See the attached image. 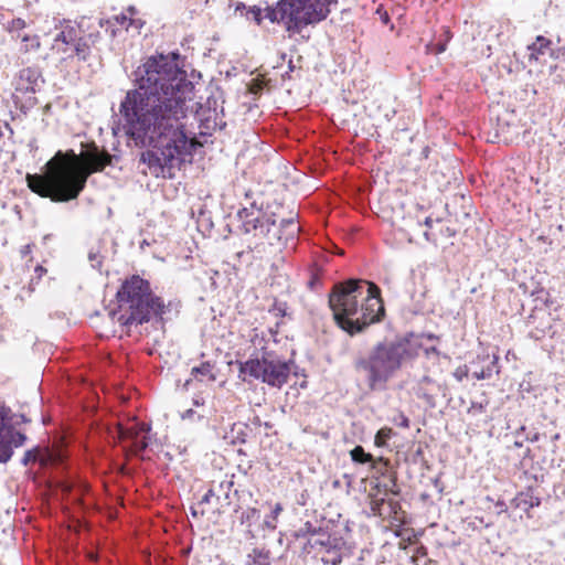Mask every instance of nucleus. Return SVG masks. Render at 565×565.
Segmentation results:
<instances>
[{"label":"nucleus","instance_id":"f257e3e1","mask_svg":"<svg viewBox=\"0 0 565 565\" xmlns=\"http://www.w3.org/2000/svg\"><path fill=\"white\" fill-rule=\"evenodd\" d=\"M134 88L119 104L122 131L128 143L147 149L140 161L149 168L172 169L196 150L186 135L184 119L193 100V84L170 61L159 55L132 73Z\"/></svg>","mask_w":565,"mask_h":565},{"label":"nucleus","instance_id":"f03ea898","mask_svg":"<svg viewBox=\"0 0 565 565\" xmlns=\"http://www.w3.org/2000/svg\"><path fill=\"white\" fill-rule=\"evenodd\" d=\"M117 160L116 154L95 148L86 154L88 171H84L65 159L60 150L45 163L43 173L26 174L28 186L32 192L53 202H68L79 195L93 172L103 171L105 167L114 166Z\"/></svg>","mask_w":565,"mask_h":565},{"label":"nucleus","instance_id":"7ed1b4c3","mask_svg":"<svg viewBox=\"0 0 565 565\" xmlns=\"http://www.w3.org/2000/svg\"><path fill=\"white\" fill-rule=\"evenodd\" d=\"M328 306L335 324L350 337L363 333L385 313L380 288L356 278L335 282L328 294Z\"/></svg>","mask_w":565,"mask_h":565},{"label":"nucleus","instance_id":"20e7f679","mask_svg":"<svg viewBox=\"0 0 565 565\" xmlns=\"http://www.w3.org/2000/svg\"><path fill=\"white\" fill-rule=\"evenodd\" d=\"M420 349L422 344L413 333L385 338L366 351L358 352L352 367L369 391H384L391 380L416 360Z\"/></svg>","mask_w":565,"mask_h":565},{"label":"nucleus","instance_id":"39448f33","mask_svg":"<svg viewBox=\"0 0 565 565\" xmlns=\"http://www.w3.org/2000/svg\"><path fill=\"white\" fill-rule=\"evenodd\" d=\"M116 298L118 302L129 305V315L119 318L124 327L143 324L153 320L156 324H161L163 328L164 322L170 319L168 315L173 307L171 301L166 305L161 297L153 294L150 282L139 275L126 278L117 290Z\"/></svg>","mask_w":565,"mask_h":565},{"label":"nucleus","instance_id":"423d86ee","mask_svg":"<svg viewBox=\"0 0 565 565\" xmlns=\"http://www.w3.org/2000/svg\"><path fill=\"white\" fill-rule=\"evenodd\" d=\"M238 377L248 382L247 377L260 381L270 387L281 388L289 381L292 360H285L274 351H265L262 356L237 361Z\"/></svg>","mask_w":565,"mask_h":565},{"label":"nucleus","instance_id":"0eeeda50","mask_svg":"<svg viewBox=\"0 0 565 565\" xmlns=\"http://www.w3.org/2000/svg\"><path fill=\"white\" fill-rule=\"evenodd\" d=\"M294 34H300L309 25L324 21L338 0H291Z\"/></svg>","mask_w":565,"mask_h":565},{"label":"nucleus","instance_id":"6e6552de","mask_svg":"<svg viewBox=\"0 0 565 565\" xmlns=\"http://www.w3.org/2000/svg\"><path fill=\"white\" fill-rule=\"evenodd\" d=\"M276 214H225V226L233 234H253L254 236L267 235L276 221Z\"/></svg>","mask_w":565,"mask_h":565},{"label":"nucleus","instance_id":"1a4fd4ad","mask_svg":"<svg viewBox=\"0 0 565 565\" xmlns=\"http://www.w3.org/2000/svg\"><path fill=\"white\" fill-rule=\"evenodd\" d=\"M291 0H278L275 6L266 8V18L273 23H284L288 33L294 34Z\"/></svg>","mask_w":565,"mask_h":565},{"label":"nucleus","instance_id":"9d476101","mask_svg":"<svg viewBox=\"0 0 565 565\" xmlns=\"http://www.w3.org/2000/svg\"><path fill=\"white\" fill-rule=\"evenodd\" d=\"M20 86L17 90L24 94H35L45 84L42 71L38 66L24 67L19 72Z\"/></svg>","mask_w":565,"mask_h":565},{"label":"nucleus","instance_id":"9b49d317","mask_svg":"<svg viewBox=\"0 0 565 565\" xmlns=\"http://www.w3.org/2000/svg\"><path fill=\"white\" fill-rule=\"evenodd\" d=\"M64 26L60 33L56 34L54 41L62 42L66 45L73 44L79 34H84L89 30V24L83 17L76 22V26L71 24L70 20H63Z\"/></svg>","mask_w":565,"mask_h":565},{"label":"nucleus","instance_id":"f8f14e48","mask_svg":"<svg viewBox=\"0 0 565 565\" xmlns=\"http://www.w3.org/2000/svg\"><path fill=\"white\" fill-rule=\"evenodd\" d=\"M235 514L239 520L241 525L245 526V536L246 539H255L256 533L253 529L254 525L260 522V510L256 508H247V509H235Z\"/></svg>","mask_w":565,"mask_h":565},{"label":"nucleus","instance_id":"ddd939ff","mask_svg":"<svg viewBox=\"0 0 565 565\" xmlns=\"http://www.w3.org/2000/svg\"><path fill=\"white\" fill-rule=\"evenodd\" d=\"M541 498L533 495V489L527 488L526 491H522L512 499L511 504L529 513L530 509L541 505Z\"/></svg>","mask_w":565,"mask_h":565},{"label":"nucleus","instance_id":"4468645a","mask_svg":"<svg viewBox=\"0 0 565 565\" xmlns=\"http://www.w3.org/2000/svg\"><path fill=\"white\" fill-rule=\"evenodd\" d=\"M26 440L25 434L18 431L13 428V426L8 422L7 427L3 431V436L1 437L2 445H8L10 449L12 446L20 447Z\"/></svg>","mask_w":565,"mask_h":565},{"label":"nucleus","instance_id":"2eb2a0df","mask_svg":"<svg viewBox=\"0 0 565 565\" xmlns=\"http://www.w3.org/2000/svg\"><path fill=\"white\" fill-rule=\"evenodd\" d=\"M370 468L373 471L374 478L390 479V475H396L395 472L392 471L390 460L384 457L374 458L370 465Z\"/></svg>","mask_w":565,"mask_h":565},{"label":"nucleus","instance_id":"dca6fc26","mask_svg":"<svg viewBox=\"0 0 565 565\" xmlns=\"http://www.w3.org/2000/svg\"><path fill=\"white\" fill-rule=\"evenodd\" d=\"M551 45L552 41L550 39L543 35H537L535 42L527 46V50L531 52L530 57H535L537 60V56H535L536 54L543 55L545 53H550Z\"/></svg>","mask_w":565,"mask_h":565},{"label":"nucleus","instance_id":"f3484780","mask_svg":"<svg viewBox=\"0 0 565 565\" xmlns=\"http://www.w3.org/2000/svg\"><path fill=\"white\" fill-rule=\"evenodd\" d=\"M73 44L74 53L77 58L82 62H86L90 55V44L87 42L86 36L79 34Z\"/></svg>","mask_w":565,"mask_h":565},{"label":"nucleus","instance_id":"a211bd4d","mask_svg":"<svg viewBox=\"0 0 565 565\" xmlns=\"http://www.w3.org/2000/svg\"><path fill=\"white\" fill-rule=\"evenodd\" d=\"M212 369L213 365L210 362H203L199 366L192 367L191 375L199 381H203L204 377H207L209 381L214 382L215 375L212 373Z\"/></svg>","mask_w":565,"mask_h":565},{"label":"nucleus","instance_id":"6ab92c4d","mask_svg":"<svg viewBox=\"0 0 565 565\" xmlns=\"http://www.w3.org/2000/svg\"><path fill=\"white\" fill-rule=\"evenodd\" d=\"M374 488L379 492H383L385 495H398L401 490L397 487V478L396 475H390V479L387 482H377Z\"/></svg>","mask_w":565,"mask_h":565},{"label":"nucleus","instance_id":"aec40b11","mask_svg":"<svg viewBox=\"0 0 565 565\" xmlns=\"http://www.w3.org/2000/svg\"><path fill=\"white\" fill-rule=\"evenodd\" d=\"M350 457L351 460L358 465H371V462L374 459L373 455L371 452H366L364 448L360 445L355 446L353 449L350 450Z\"/></svg>","mask_w":565,"mask_h":565},{"label":"nucleus","instance_id":"412c9836","mask_svg":"<svg viewBox=\"0 0 565 565\" xmlns=\"http://www.w3.org/2000/svg\"><path fill=\"white\" fill-rule=\"evenodd\" d=\"M296 537H306L308 535L315 536V535H324V530L321 526H315L310 521H307L303 523L302 526H300L296 533Z\"/></svg>","mask_w":565,"mask_h":565},{"label":"nucleus","instance_id":"4be33fe9","mask_svg":"<svg viewBox=\"0 0 565 565\" xmlns=\"http://www.w3.org/2000/svg\"><path fill=\"white\" fill-rule=\"evenodd\" d=\"M282 511V507L280 503H276L275 507L273 508L270 514H268L265 520L259 523V526L263 527V529H268L270 531H274L276 529V520L278 518V515L281 513Z\"/></svg>","mask_w":565,"mask_h":565},{"label":"nucleus","instance_id":"5701e85b","mask_svg":"<svg viewBox=\"0 0 565 565\" xmlns=\"http://www.w3.org/2000/svg\"><path fill=\"white\" fill-rule=\"evenodd\" d=\"M450 32L448 30L445 31V39L444 40H438L437 42H429L427 45H426V50L428 53H434V54H441L446 51L447 49V43L448 41L450 40Z\"/></svg>","mask_w":565,"mask_h":565},{"label":"nucleus","instance_id":"b1692460","mask_svg":"<svg viewBox=\"0 0 565 565\" xmlns=\"http://www.w3.org/2000/svg\"><path fill=\"white\" fill-rule=\"evenodd\" d=\"M498 360L499 358L497 355H493L491 363L488 366L483 367L480 372H475L473 377H476L477 380H487L491 379L493 373L498 374L499 370L495 369Z\"/></svg>","mask_w":565,"mask_h":565},{"label":"nucleus","instance_id":"393cba45","mask_svg":"<svg viewBox=\"0 0 565 565\" xmlns=\"http://www.w3.org/2000/svg\"><path fill=\"white\" fill-rule=\"evenodd\" d=\"M393 435H394V431L392 428L383 427L376 431L375 437H374V444L377 447H384V446H386L387 440H390Z\"/></svg>","mask_w":565,"mask_h":565},{"label":"nucleus","instance_id":"a878e982","mask_svg":"<svg viewBox=\"0 0 565 565\" xmlns=\"http://www.w3.org/2000/svg\"><path fill=\"white\" fill-rule=\"evenodd\" d=\"M416 394L417 397L423 399L429 408H435L437 406L435 395L431 394L428 388L420 386L417 388Z\"/></svg>","mask_w":565,"mask_h":565},{"label":"nucleus","instance_id":"bb28decb","mask_svg":"<svg viewBox=\"0 0 565 565\" xmlns=\"http://www.w3.org/2000/svg\"><path fill=\"white\" fill-rule=\"evenodd\" d=\"M319 537L318 539H309L307 544L310 546V547H316V546H323V547H327V548H331L333 547V545L331 544V540H330V535L327 534V532L324 531V535H318Z\"/></svg>","mask_w":565,"mask_h":565},{"label":"nucleus","instance_id":"cd10ccee","mask_svg":"<svg viewBox=\"0 0 565 565\" xmlns=\"http://www.w3.org/2000/svg\"><path fill=\"white\" fill-rule=\"evenodd\" d=\"M424 385H435L444 397L447 396V392H448L447 385L446 384L436 383V381L434 379H431L430 376H428V375H424L420 379L418 387H420V386L425 387Z\"/></svg>","mask_w":565,"mask_h":565},{"label":"nucleus","instance_id":"c85d7f7f","mask_svg":"<svg viewBox=\"0 0 565 565\" xmlns=\"http://www.w3.org/2000/svg\"><path fill=\"white\" fill-rule=\"evenodd\" d=\"M254 557H253V565H271L269 562V552L257 550L255 548L253 551Z\"/></svg>","mask_w":565,"mask_h":565},{"label":"nucleus","instance_id":"c756f323","mask_svg":"<svg viewBox=\"0 0 565 565\" xmlns=\"http://www.w3.org/2000/svg\"><path fill=\"white\" fill-rule=\"evenodd\" d=\"M247 20H253L256 22V24H260L263 21V10L258 6H252L248 8V10L245 12Z\"/></svg>","mask_w":565,"mask_h":565},{"label":"nucleus","instance_id":"7c9ffc66","mask_svg":"<svg viewBox=\"0 0 565 565\" xmlns=\"http://www.w3.org/2000/svg\"><path fill=\"white\" fill-rule=\"evenodd\" d=\"M384 503H388L390 508H391V511L392 512H396V509L399 508V503L395 500H386L385 498H382L375 502H373L372 504V511L375 513V514H380V507Z\"/></svg>","mask_w":565,"mask_h":565},{"label":"nucleus","instance_id":"2f4dec72","mask_svg":"<svg viewBox=\"0 0 565 565\" xmlns=\"http://www.w3.org/2000/svg\"><path fill=\"white\" fill-rule=\"evenodd\" d=\"M22 42H25V43H29L26 46H25V52H28L29 50H33V51H36L40 49V39L38 35H29V34H24L22 38H21Z\"/></svg>","mask_w":565,"mask_h":565},{"label":"nucleus","instance_id":"473e14b6","mask_svg":"<svg viewBox=\"0 0 565 565\" xmlns=\"http://www.w3.org/2000/svg\"><path fill=\"white\" fill-rule=\"evenodd\" d=\"M159 55L163 56L164 58H167L168 61H170L173 65H175V66H177L181 72H183V73H184L185 78L189 81L186 72H185L183 68H181L180 66H178V65L175 64V62H174L175 57H179V53H178V52H172L170 55H164L163 53H157V54H154V55H151V57H156V56H159ZM149 58H150V56H148V57L145 60V62H143L140 66L145 65V64L148 62V60H149ZM190 82H191L192 84H194L192 79H190ZM193 86L195 87V85H193Z\"/></svg>","mask_w":565,"mask_h":565},{"label":"nucleus","instance_id":"72a5a7b5","mask_svg":"<svg viewBox=\"0 0 565 565\" xmlns=\"http://www.w3.org/2000/svg\"><path fill=\"white\" fill-rule=\"evenodd\" d=\"M460 206L465 210L471 206V196L465 194H457L454 196V207Z\"/></svg>","mask_w":565,"mask_h":565},{"label":"nucleus","instance_id":"f704fd0d","mask_svg":"<svg viewBox=\"0 0 565 565\" xmlns=\"http://www.w3.org/2000/svg\"><path fill=\"white\" fill-rule=\"evenodd\" d=\"M25 21L21 18H15V19H12L9 23H8V26H7V30L10 32V33H13V32H17V31H21L25 28Z\"/></svg>","mask_w":565,"mask_h":565},{"label":"nucleus","instance_id":"c9c22d12","mask_svg":"<svg viewBox=\"0 0 565 565\" xmlns=\"http://www.w3.org/2000/svg\"><path fill=\"white\" fill-rule=\"evenodd\" d=\"M392 423L398 427L402 428H408L409 427V419L407 416L404 415V413H397L392 417Z\"/></svg>","mask_w":565,"mask_h":565},{"label":"nucleus","instance_id":"e433bc0d","mask_svg":"<svg viewBox=\"0 0 565 565\" xmlns=\"http://www.w3.org/2000/svg\"><path fill=\"white\" fill-rule=\"evenodd\" d=\"M39 448L34 447L24 452L23 458L21 459V463L23 466H28L31 461H35L38 459Z\"/></svg>","mask_w":565,"mask_h":565},{"label":"nucleus","instance_id":"4c0bfd02","mask_svg":"<svg viewBox=\"0 0 565 565\" xmlns=\"http://www.w3.org/2000/svg\"><path fill=\"white\" fill-rule=\"evenodd\" d=\"M83 36H86L87 39V42L90 44V45H95L96 43H98L102 39V34H100V31L99 30H94V31H90V29L82 34Z\"/></svg>","mask_w":565,"mask_h":565},{"label":"nucleus","instance_id":"58836bf2","mask_svg":"<svg viewBox=\"0 0 565 565\" xmlns=\"http://www.w3.org/2000/svg\"><path fill=\"white\" fill-rule=\"evenodd\" d=\"M88 260L93 268L99 269L102 267V257L98 252L90 250L88 253Z\"/></svg>","mask_w":565,"mask_h":565},{"label":"nucleus","instance_id":"ea45409f","mask_svg":"<svg viewBox=\"0 0 565 565\" xmlns=\"http://www.w3.org/2000/svg\"><path fill=\"white\" fill-rule=\"evenodd\" d=\"M401 218L406 225L415 224L418 227L422 226L420 220L417 217V214H402Z\"/></svg>","mask_w":565,"mask_h":565},{"label":"nucleus","instance_id":"a19ab883","mask_svg":"<svg viewBox=\"0 0 565 565\" xmlns=\"http://www.w3.org/2000/svg\"><path fill=\"white\" fill-rule=\"evenodd\" d=\"M143 25H145V21H142L141 19H135L131 17H128L126 30L128 31L130 28H134L139 32Z\"/></svg>","mask_w":565,"mask_h":565},{"label":"nucleus","instance_id":"79ce46f5","mask_svg":"<svg viewBox=\"0 0 565 565\" xmlns=\"http://www.w3.org/2000/svg\"><path fill=\"white\" fill-rule=\"evenodd\" d=\"M109 19L113 20V23L115 25H117V24L127 25V21H128V17L125 13L114 15L113 18H109Z\"/></svg>","mask_w":565,"mask_h":565},{"label":"nucleus","instance_id":"37998d69","mask_svg":"<svg viewBox=\"0 0 565 565\" xmlns=\"http://www.w3.org/2000/svg\"><path fill=\"white\" fill-rule=\"evenodd\" d=\"M468 375V370L467 367L465 366V369L462 367H458L455 372H454V377L458 381V382H461L466 376Z\"/></svg>","mask_w":565,"mask_h":565},{"label":"nucleus","instance_id":"c03bdc74","mask_svg":"<svg viewBox=\"0 0 565 565\" xmlns=\"http://www.w3.org/2000/svg\"><path fill=\"white\" fill-rule=\"evenodd\" d=\"M215 495L213 489H209L205 494L201 498L199 501V505L202 504H209L211 502V499Z\"/></svg>","mask_w":565,"mask_h":565},{"label":"nucleus","instance_id":"a18cd8bd","mask_svg":"<svg viewBox=\"0 0 565 565\" xmlns=\"http://www.w3.org/2000/svg\"><path fill=\"white\" fill-rule=\"evenodd\" d=\"M550 56L554 60L559 58L561 56L565 55V49L558 47V49H552L550 50Z\"/></svg>","mask_w":565,"mask_h":565},{"label":"nucleus","instance_id":"49530a36","mask_svg":"<svg viewBox=\"0 0 565 565\" xmlns=\"http://www.w3.org/2000/svg\"><path fill=\"white\" fill-rule=\"evenodd\" d=\"M319 285H321L320 277L317 275H312L310 280L308 281V287L311 290H315L317 288V286H319Z\"/></svg>","mask_w":565,"mask_h":565},{"label":"nucleus","instance_id":"de8ad7c7","mask_svg":"<svg viewBox=\"0 0 565 565\" xmlns=\"http://www.w3.org/2000/svg\"><path fill=\"white\" fill-rule=\"evenodd\" d=\"M13 102H14L15 106L19 107L20 110L24 114H26L31 109V107H28V104L25 102L20 104V100L18 97H14Z\"/></svg>","mask_w":565,"mask_h":565},{"label":"nucleus","instance_id":"09e8293b","mask_svg":"<svg viewBox=\"0 0 565 565\" xmlns=\"http://www.w3.org/2000/svg\"><path fill=\"white\" fill-rule=\"evenodd\" d=\"M425 355L429 358L430 355L439 356L440 352L436 347H429L425 349Z\"/></svg>","mask_w":565,"mask_h":565},{"label":"nucleus","instance_id":"8fccbe9b","mask_svg":"<svg viewBox=\"0 0 565 565\" xmlns=\"http://www.w3.org/2000/svg\"><path fill=\"white\" fill-rule=\"evenodd\" d=\"M472 409L482 413L484 412V405L482 403L471 402V406L468 412L470 413Z\"/></svg>","mask_w":565,"mask_h":565},{"label":"nucleus","instance_id":"3c124183","mask_svg":"<svg viewBox=\"0 0 565 565\" xmlns=\"http://www.w3.org/2000/svg\"><path fill=\"white\" fill-rule=\"evenodd\" d=\"M118 31H119V29L114 23H111V25H108L106 28V32L109 33V36L111 39H115L117 36Z\"/></svg>","mask_w":565,"mask_h":565},{"label":"nucleus","instance_id":"603ef678","mask_svg":"<svg viewBox=\"0 0 565 565\" xmlns=\"http://www.w3.org/2000/svg\"><path fill=\"white\" fill-rule=\"evenodd\" d=\"M495 508L498 509V511H497L498 514L504 513L508 510L505 502L502 500L497 501Z\"/></svg>","mask_w":565,"mask_h":565},{"label":"nucleus","instance_id":"864d4df0","mask_svg":"<svg viewBox=\"0 0 565 565\" xmlns=\"http://www.w3.org/2000/svg\"><path fill=\"white\" fill-rule=\"evenodd\" d=\"M433 484L438 490L439 493H443L444 483L441 482L439 477H436L435 479H433Z\"/></svg>","mask_w":565,"mask_h":565},{"label":"nucleus","instance_id":"5fc2aeb1","mask_svg":"<svg viewBox=\"0 0 565 565\" xmlns=\"http://www.w3.org/2000/svg\"><path fill=\"white\" fill-rule=\"evenodd\" d=\"M34 273L36 275V279H41L42 276L46 273V269L42 265H36Z\"/></svg>","mask_w":565,"mask_h":565},{"label":"nucleus","instance_id":"6e6d98bb","mask_svg":"<svg viewBox=\"0 0 565 565\" xmlns=\"http://www.w3.org/2000/svg\"><path fill=\"white\" fill-rule=\"evenodd\" d=\"M248 9L244 2H236L235 12H239L242 15L245 14Z\"/></svg>","mask_w":565,"mask_h":565},{"label":"nucleus","instance_id":"4d7b16f0","mask_svg":"<svg viewBox=\"0 0 565 565\" xmlns=\"http://www.w3.org/2000/svg\"><path fill=\"white\" fill-rule=\"evenodd\" d=\"M111 23H113V20H110V19H99L98 20V25H99L100 29H105L106 30V28L108 25H111Z\"/></svg>","mask_w":565,"mask_h":565},{"label":"nucleus","instance_id":"13d9d810","mask_svg":"<svg viewBox=\"0 0 565 565\" xmlns=\"http://www.w3.org/2000/svg\"><path fill=\"white\" fill-rule=\"evenodd\" d=\"M3 129L9 130L11 135L13 134V130L8 122H0V138L3 137Z\"/></svg>","mask_w":565,"mask_h":565},{"label":"nucleus","instance_id":"bf43d9fd","mask_svg":"<svg viewBox=\"0 0 565 565\" xmlns=\"http://www.w3.org/2000/svg\"><path fill=\"white\" fill-rule=\"evenodd\" d=\"M540 437H541V434H540V433H534V434H532V435H527V436L525 437V439H526L527 441H530V443H536V441H539V440H540Z\"/></svg>","mask_w":565,"mask_h":565},{"label":"nucleus","instance_id":"052dcab7","mask_svg":"<svg viewBox=\"0 0 565 565\" xmlns=\"http://www.w3.org/2000/svg\"><path fill=\"white\" fill-rule=\"evenodd\" d=\"M78 487H79L81 493H83V494H85L89 491V486L84 481H81Z\"/></svg>","mask_w":565,"mask_h":565},{"label":"nucleus","instance_id":"680f3d73","mask_svg":"<svg viewBox=\"0 0 565 565\" xmlns=\"http://www.w3.org/2000/svg\"><path fill=\"white\" fill-rule=\"evenodd\" d=\"M191 515L193 518H198L199 515H204V511H199L195 507L190 508Z\"/></svg>","mask_w":565,"mask_h":565},{"label":"nucleus","instance_id":"e2e57ef3","mask_svg":"<svg viewBox=\"0 0 565 565\" xmlns=\"http://www.w3.org/2000/svg\"><path fill=\"white\" fill-rule=\"evenodd\" d=\"M439 232L440 233L446 232L447 236H454L456 234V230H451L450 227H445V230H444V226H440Z\"/></svg>","mask_w":565,"mask_h":565},{"label":"nucleus","instance_id":"0e129e2a","mask_svg":"<svg viewBox=\"0 0 565 565\" xmlns=\"http://www.w3.org/2000/svg\"><path fill=\"white\" fill-rule=\"evenodd\" d=\"M25 103L28 104V107L32 108L38 104V99H36V97L30 96V97H28Z\"/></svg>","mask_w":565,"mask_h":565},{"label":"nucleus","instance_id":"69168bd1","mask_svg":"<svg viewBox=\"0 0 565 565\" xmlns=\"http://www.w3.org/2000/svg\"><path fill=\"white\" fill-rule=\"evenodd\" d=\"M28 147L30 148V151H36L38 150L36 139H31L29 141Z\"/></svg>","mask_w":565,"mask_h":565},{"label":"nucleus","instance_id":"338daca9","mask_svg":"<svg viewBox=\"0 0 565 565\" xmlns=\"http://www.w3.org/2000/svg\"><path fill=\"white\" fill-rule=\"evenodd\" d=\"M193 415H194V411H193V409H188V411H185V412L182 414V418H183V419H185V418H191Z\"/></svg>","mask_w":565,"mask_h":565},{"label":"nucleus","instance_id":"774afa93","mask_svg":"<svg viewBox=\"0 0 565 565\" xmlns=\"http://www.w3.org/2000/svg\"><path fill=\"white\" fill-rule=\"evenodd\" d=\"M424 224H425L427 227L431 228V227H433V218H431L430 216H427V217L425 218V221H424Z\"/></svg>","mask_w":565,"mask_h":565}]
</instances>
